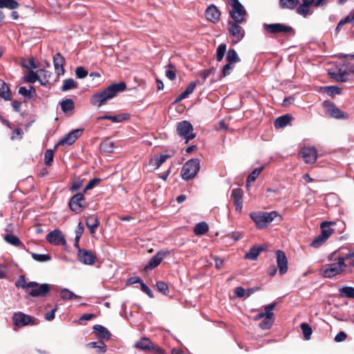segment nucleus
I'll return each instance as SVG.
<instances>
[{
	"label": "nucleus",
	"mask_w": 354,
	"mask_h": 354,
	"mask_svg": "<svg viewBox=\"0 0 354 354\" xmlns=\"http://www.w3.org/2000/svg\"><path fill=\"white\" fill-rule=\"evenodd\" d=\"M86 225L87 227L89 229L91 234H94L95 232L96 228L100 225V221L97 218L95 215H91L87 217L86 221Z\"/></svg>",
	"instance_id": "25"
},
{
	"label": "nucleus",
	"mask_w": 354,
	"mask_h": 354,
	"mask_svg": "<svg viewBox=\"0 0 354 354\" xmlns=\"http://www.w3.org/2000/svg\"><path fill=\"white\" fill-rule=\"evenodd\" d=\"M60 297L63 300H69L73 299H77L80 297L78 295H76L73 292L69 290L67 288H63L60 291Z\"/></svg>",
	"instance_id": "41"
},
{
	"label": "nucleus",
	"mask_w": 354,
	"mask_h": 354,
	"mask_svg": "<svg viewBox=\"0 0 354 354\" xmlns=\"http://www.w3.org/2000/svg\"><path fill=\"white\" fill-rule=\"evenodd\" d=\"M277 263L279 268V272L281 275L284 274L288 271V259L284 252L277 250L276 252Z\"/></svg>",
	"instance_id": "19"
},
{
	"label": "nucleus",
	"mask_w": 354,
	"mask_h": 354,
	"mask_svg": "<svg viewBox=\"0 0 354 354\" xmlns=\"http://www.w3.org/2000/svg\"><path fill=\"white\" fill-rule=\"evenodd\" d=\"M233 68L234 66L232 65V63L228 62L226 64L222 69V76L225 77L230 75Z\"/></svg>",
	"instance_id": "60"
},
{
	"label": "nucleus",
	"mask_w": 354,
	"mask_h": 354,
	"mask_svg": "<svg viewBox=\"0 0 354 354\" xmlns=\"http://www.w3.org/2000/svg\"><path fill=\"white\" fill-rule=\"evenodd\" d=\"M4 240L9 244L15 247L24 246V244L21 243L20 239L17 236L12 234H6Z\"/></svg>",
	"instance_id": "33"
},
{
	"label": "nucleus",
	"mask_w": 354,
	"mask_h": 354,
	"mask_svg": "<svg viewBox=\"0 0 354 354\" xmlns=\"http://www.w3.org/2000/svg\"><path fill=\"white\" fill-rule=\"evenodd\" d=\"M169 157L170 156L167 154H162L160 156H154L150 159L149 165L153 166L154 169H158Z\"/></svg>",
	"instance_id": "24"
},
{
	"label": "nucleus",
	"mask_w": 354,
	"mask_h": 354,
	"mask_svg": "<svg viewBox=\"0 0 354 354\" xmlns=\"http://www.w3.org/2000/svg\"><path fill=\"white\" fill-rule=\"evenodd\" d=\"M263 29L268 33L270 34H278V33H288L293 32L294 30L292 27L286 26L283 24L276 23V24H264Z\"/></svg>",
	"instance_id": "11"
},
{
	"label": "nucleus",
	"mask_w": 354,
	"mask_h": 354,
	"mask_svg": "<svg viewBox=\"0 0 354 354\" xmlns=\"http://www.w3.org/2000/svg\"><path fill=\"white\" fill-rule=\"evenodd\" d=\"M19 6V3L16 0H0V8H6L13 10Z\"/></svg>",
	"instance_id": "39"
},
{
	"label": "nucleus",
	"mask_w": 354,
	"mask_h": 354,
	"mask_svg": "<svg viewBox=\"0 0 354 354\" xmlns=\"http://www.w3.org/2000/svg\"><path fill=\"white\" fill-rule=\"evenodd\" d=\"M214 68H209V69H206V70H204L201 73H200V76L202 77V81H198V84H203L205 81L206 80V79L214 71Z\"/></svg>",
	"instance_id": "54"
},
{
	"label": "nucleus",
	"mask_w": 354,
	"mask_h": 354,
	"mask_svg": "<svg viewBox=\"0 0 354 354\" xmlns=\"http://www.w3.org/2000/svg\"><path fill=\"white\" fill-rule=\"evenodd\" d=\"M295 9L296 12L304 18L313 15V12L312 10H310V7H308L304 3H301L299 6H297V7Z\"/></svg>",
	"instance_id": "31"
},
{
	"label": "nucleus",
	"mask_w": 354,
	"mask_h": 354,
	"mask_svg": "<svg viewBox=\"0 0 354 354\" xmlns=\"http://www.w3.org/2000/svg\"><path fill=\"white\" fill-rule=\"evenodd\" d=\"M323 106L325 109V113L330 118L336 119H346L348 118L347 113L342 111L331 102L324 101L323 102Z\"/></svg>",
	"instance_id": "10"
},
{
	"label": "nucleus",
	"mask_w": 354,
	"mask_h": 354,
	"mask_svg": "<svg viewBox=\"0 0 354 354\" xmlns=\"http://www.w3.org/2000/svg\"><path fill=\"white\" fill-rule=\"evenodd\" d=\"M76 77L79 79H83L88 75V71L82 66L76 68L75 69Z\"/></svg>",
	"instance_id": "57"
},
{
	"label": "nucleus",
	"mask_w": 354,
	"mask_h": 354,
	"mask_svg": "<svg viewBox=\"0 0 354 354\" xmlns=\"http://www.w3.org/2000/svg\"><path fill=\"white\" fill-rule=\"evenodd\" d=\"M226 59L228 62L232 64L237 63L241 61L236 51L233 48H230L228 50Z\"/></svg>",
	"instance_id": "42"
},
{
	"label": "nucleus",
	"mask_w": 354,
	"mask_h": 354,
	"mask_svg": "<svg viewBox=\"0 0 354 354\" xmlns=\"http://www.w3.org/2000/svg\"><path fill=\"white\" fill-rule=\"evenodd\" d=\"M302 333L305 339L308 340L310 339L313 330L309 324L307 323H302L300 326Z\"/></svg>",
	"instance_id": "47"
},
{
	"label": "nucleus",
	"mask_w": 354,
	"mask_h": 354,
	"mask_svg": "<svg viewBox=\"0 0 354 354\" xmlns=\"http://www.w3.org/2000/svg\"><path fill=\"white\" fill-rule=\"evenodd\" d=\"M206 19L213 23H216L219 21L221 17V12L217 7L212 4L207 7L205 10Z\"/></svg>",
	"instance_id": "21"
},
{
	"label": "nucleus",
	"mask_w": 354,
	"mask_h": 354,
	"mask_svg": "<svg viewBox=\"0 0 354 354\" xmlns=\"http://www.w3.org/2000/svg\"><path fill=\"white\" fill-rule=\"evenodd\" d=\"M156 288H157V290L162 292L163 295H167L169 294V288H168V286L167 284L162 281H159L156 283Z\"/></svg>",
	"instance_id": "50"
},
{
	"label": "nucleus",
	"mask_w": 354,
	"mask_h": 354,
	"mask_svg": "<svg viewBox=\"0 0 354 354\" xmlns=\"http://www.w3.org/2000/svg\"><path fill=\"white\" fill-rule=\"evenodd\" d=\"M263 167H259L254 169L252 172L247 178V183H253L256 180L258 176L261 173Z\"/></svg>",
	"instance_id": "48"
},
{
	"label": "nucleus",
	"mask_w": 354,
	"mask_h": 354,
	"mask_svg": "<svg viewBox=\"0 0 354 354\" xmlns=\"http://www.w3.org/2000/svg\"><path fill=\"white\" fill-rule=\"evenodd\" d=\"M93 329L95 332L97 333L98 337L101 340H108L110 339L111 335L106 328L102 325H94Z\"/></svg>",
	"instance_id": "23"
},
{
	"label": "nucleus",
	"mask_w": 354,
	"mask_h": 354,
	"mask_svg": "<svg viewBox=\"0 0 354 354\" xmlns=\"http://www.w3.org/2000/svg\"><path fill=\"white\" fill-rule=\"evenodd\" d=\"M77 257L79 261L85 265H93L97 259L95 254L91 250L80 248L77 252Z\"/></svg>",
	"instance_id": "14"
},
{
	"label": "nucleus",
	"mask_w": 354,
	"mask_h": 354,
	"mask_svg": "<svg viewBox=\"0 0 354 354\" xmlns=\"http://www.w3.org/2000/svg\"><path fill=\"white\" fill-rule=\"evenodd\" d=\"M53 64L56 73L58 75L64 73V65L65 59L59 53H57L53 57Z\"/></svg>",
	"instance_id": "22"
},
{
	"label": "nucleus",
	"mask_w": 354,
	"mask_h": 354,
	"mask_svg": "<svg viewBox=\"0 0 354 354\" xmlns=\"http://www.w3.org/2000/svg\"><path fill=\"white\" fill-rule=\"evenodd\" d=\"M46 240L54 245H66V241L59 230H54L46 235Z\"/></svg>",
	"instance_id": "15"
},
{
	"label": "nucleus",
	"mask_w": 354,
	"mask_h": 354,
	"mask_svg": "<svg viewBox=\"0 0 354 354\" xmlns=\"http://www.w3.org/2000/svg\"><path fill=\"white\" fill-rule=\"evenodd\" d=\"M299 3V0H279V4L281 9L295 10Z\"/></svg>",
	"instance_id": "27"
},
{
	"label": "nucleus",
	"mask_w": 354,
	"mask_h": 354,
	"mask_svg": "<svg viewBox=\"0 0 354 354\" xmlns=\"http://www.w3.org/2000/svg\"><path fill=\"white\" fill-rule=\"evenodd\" d=\"M62 111L64 113L71 111L75 108L74 102L71 99H65L60 102Z\"/></svg>",
	"instance_id": "38"
},
{
	"label": "nucleus",
	"mask_w": 354,
	"mask_h": 354,
	"mask_svg": "<svg viewBox=\"0 0 354 354\" xmlns=\"http://www.w3.org/2000/svg\"><path fill=\"white\" fill-rule=\"evenodd\" d=\"M101 181V179L99 178H94L91 180L86 185L84 189V193H85L87 190L93 189L97 184H98Z\"/></svg>",
	"instance_id": "58"
},
{
	"label": "nucleus",
	"mask_w": 354,
	"mask_h": 354,
	"mask_svg": "<svg viewBox=\"0 0 354 354\" xmlns=\"http://www.w3.org/2000/svg\"><path fill=\"white\" fill-rule=\"evenodd\" d=\"M39 76V82L41 85H47L49 83V79L51 76V73L44 70L39 69L37 71Z\"/></svg>",
	"instance_id": "35"
},
{
	"label": "nucleus",
	"mask_w": 354,
	"mask_h": 354,
	"mask_svg": "<svg viewBox=\"0 0 354 354\" xmlns=\"http://www.w3.org/2000/svg\"><path fill=\"white\" fill-rule=\"evenodd\" d=\"M274 323V313H268V316H266L260 323L259 327L261 329L267 330L271 328Z\"/></svg>",
	"instance_id": "29"
},
{
	"label": "nucleus",
	"mask_w": 354,
	"mask_h": 354,
	"mask_svg": "<svg viewBox=\"0 0 354 354\" xmlns=\"http://www.w3.org/2000/svg\"><path fill=\"white\" fill-rule=\"evenodd\" d=\"M326 90L330 95L339 94L341 89L337 86H326Z\"/></svg>",
	"instance_id": "63"
},
{
	"label": "nucleus",
	"mask_w": 354,
	"mask_h": 354,
	"mask_svg": "<svg viewBox=\"0 0 354 354\" xmlns=\"http://www.w3.org/2000/svg\"><path fill=\"white\" fill-rule=\"evenodd\" d=\"M150 345V340L147 337H142L136 344V347L142 350H149L153 348Z\"/></svg>",
	"instance_id": "43"
},
{
	"label": "nucleus",
	"mask_w": 354,
	"mask_h": 354,
	"mask_svg": "<svg viewBox=\"0 0 354 354\" xmlns=\"http://www.w3.org/2000/svg\"><path fill=\"white\" fill-rule=\"evenodd\" d=\"M326 241V240L319 234L311 242L310 245L315 248H318L321 245H322Z\"/></svg>",
	"instance_id": "53"
},
{
	"label": "nucleus",
	"mask_w": 354,
	"mask_h": 354,
	"mask_svg": "<svg viewBox=\"0 0 354 354\" xmlns=\"http://www.w3.org/2000/svg\"><path fill=\"white\" fill-rule=\"evenodd\" d=\"M88 346L94 348H99L100 351L102 353L106 352V346L102 341L100 342H91L88 344Z\"/></svg>",
	"instance_id": "55"
},
{
	"label": "nucleus",
	"mask_w": 354,
	"mask_h": 354,
	"mask_svg": "<svg viewBox=\"0 0 354 354\" xmlns=\"http://www.w3.org/2000/svg\"><path fill=\"white\" fill-rule=\"evenodd\" d=\"M226 52V45L225 44H220L216 49V59L221 62Z\"/></svg>",
	"instance_id": "51"
},
{
	"label": "nucleus",
	"mask_w": 354,
	"mask_h": 354,
	"mask_svg": "<svg viewBox=\"0 0 354 354\" xmlns=\"http://www.w3.org/2000/svg\"><path fill=\"white\" fill-rule=\"evenodd\" d=\"M263 250L262 246H254L245 254V258L250 260H256Z\"/></svg>",
	"instance_id": "28"
},
{
	"label": "nucleus",
	"mask_w": 354,
	"mask_h": 354,
	"mask_svg": "<svg viewBox=\"0 0 354 354\" xmlns=\"http://www.w3.org/2000/svg\"><path fill=\"white\" fill-rule=\"evenodd\" d=\"M198 84V82H192L189 84L186 89L184 91V92L189 96L190 94H192L194 89L196 88V84Z\"/></svg>",
	"instance_id": "62"
},
{
	"label": "nucleus",
	"mask_w": 354,
	"mask_h": 354,
	"mask_svg": "<svg viewBox=\"0 0 354 354\" xmlns=\"http://www.w3.org/2000/svg\"><path fill=\"white\" fill-rule=\"evenodd\" d=\"M278 216L281 219V216L277 211H272L270 212L257 211L252 212L250 214V218L254 221L257 228L258 229H263L266 227L275 218Z\"/></svg>",
	"instance_id": "2"
},
{
	"label": "nucleus",
	"mask_w": 354,
	"mask_h": 354,
	"mask_svg": "<svg viewBox=\"0 0 354 354\" xmlns=\"http://www.w3.org/2000/svg\"><path fill=\"white\" fill-rule=\"evenodd\" d=\"M209 230L208 225L205 222H200L197 223L194 228V232L196 235L205 234Z\"/></svg>",
	"instance_id": "37"
},
{
	"label": "nucleus",
	"mask_w": 354,
	"mask_h": 354,
	"mask_svg": "<svg viewBox=\"0 0 354 354\" xmlns=\"http://www.w3.org/2000/svg\"><path fill=\"white\" fill-rule=\"evenodd\" d=\"M27 284H28V282H26L25 277L23 276H21L19 277L18 281L16 283V286L21 287L23 289H25L26 293H28V290H29L30 288L28 286H26Z\"/></svg>",
	"instance_id": "59"
},
{
	"label": "nucleus",
	"mask_w": 354,
	"mask_h": 354,
	"mask_svg": "<svg viewBox=\"0 0 354 354\" xmlns=\"http://www.w3.org/2000/svg\"><path fill=\"white\" fill-rule=\"evenodd\" d=\"M290 120L291 117L289 115H281L274 120V127L277 129L283 128L286 127Z\"/></svg>",
	"instance_id": "30"
},
{
	"label": "nucleus",
	"mask_w": 354,
	"mask_h": 354,
	"mask_svg": "<svg viewBox=\"0 0 354 354\" xmlns=\"http://www.w3.org/2000/svg\"><path fill=\"white\" fill-rule=\"evenodd\" d=\"M337 263L324 265L320 270V274L326 278H332L344 271L346 267L345 259H339Z\"/></svg>",
	"instance_id": "4"
},
{
	"label": "nucleus",
	"mask_w": 354,
	"mask_h": 354,
	"mask_svg": "<svg viewBox=\"0 0 354 354\" xmlns=\"http://www.w3.org/2000/svg\"><path fill=\"white\" fill-rule=\"evenodd\" d=\"M170 254L168 250H160L158 252L145 266V270H151L160 264L162 260Z\"/></svg>",
	"instance_id": "13"
},
{
	"label": "nucleus",
	"mask_w": 354,
	"mask_h": 354,
	"mask_svg": "<svg viewBox=\"0 0 354 354\" xmlns=\"http://www.w3.org/2000/svg\"><path fill=\"white\" fill-rule=\"evenodd\" d=\"M84 201V193H77L73 196L68 203V206L71 211L76 214H79L82 212L84 205L83 202Z\"/></svg>",
	"instance_id": "12"
},
{
	"label": "nucleus",
	"mask_w": 354,
	"mask_h": 354,
	"mask_svg": "<svg viewBox=\"0 0 354 354\" xmlns=\"http://www.w3.org/2000/svg\"><path fill=\"white\" fill-rule=\"evenodd\" d=\"M232 9L229 11L230 17L238 23H245L247 11L239 0H227Z\"/></svg>",
	"instance_id": "3"
},
{
	"label": "nucleus",
	"mask_w": 354,
	"mask_h": 354,
	"mask_svg": "<svg viewBox=\"0 0 354 354\" xmlns=\"http://www.w3.org/2000/svg\"><path fill=\"white\" fill-rule=\"evenodd\" d=\"M339 295L342 297L354 299V288L351 286H344L339 290Z\"/></svg>",
	"instance_id": "36"
},
{
	"label": "nucleus",
	"mask_w": 354,
	"mask_h": 354,
	"mask_svg": "<svg viewBox=\"0 0 354 354\" xmlns=\"http://www.w3.org/2000/svg\"><path fill=\"white\" fill-rule=\"evenodd\" d=\"M31 256L35 261L38 262H46L51 260L50 255L48 254H37L32 252Z\"/></svg>",
	"instance_id": "46"
},
{
	"label": "nucleus",
	"mask_w": 354,
	"mask_h": 354,
	"mask_svg": "<svg viewBox=\"0 0 354 354\" xmlns=\"http://www.w3.org/2000/svg\"><path fill=\"white\" fill-rule=\"evenodd\" d=\"M54 151L52 149H48L46 151L44 154V163L50 166L53 161Z\"/></svg>",
	"instance_id": "52"
},
{
	"label": "nucleus",
	"mask_w": 354,
	"mask_h": 354,
	"mask_svg": "<svg viewBox=\"0 0 354 354\" xmlns=\"http://www.w3.org/2000/svg\"><path fill=\"white\" fill-rule=\"evenodd\" d=\"M351 73L354 74V65L342 66L337 71H328V74L331 78L341 82H347Z\"/></svg>",
	"instance_id": "6"
},
{
	"label": "nucleus",
	"mask_w": 354,
	"mask_h": 354,
	"mask_svg": "<svg viewBox=\"0 0 354 354\" xmlns=\"http://www.w3.org/2000/svg\"><path fill=\"white\" fill-rule=\"evenodd\" d=\"M0 97L6 100L11 99L10 88L7 84L1 80H0Z\"/></svg>",
	"instance_id": "34"
},
{
	"label": "nucleus",
	"mask_w": 354,
	"mask_h": 354,
	"mask_svg": "<svg viewBox=\"0 0 354 354\" xmlns=\"http://www.w3.org/2000/svg\"><path fill=\"white\" fill-rule=\"evenodd\" d=\"M129 115L127 113H120L116 115H109V120H111L113 122L118 123L124 121L129 119Z\"/></svg>",
	"instance_id": "49"
},
{
	"label": "nucleus",
	"mask_w": 354,
	"mask_h": 354,
	"mask_svg": "<svg viewBox=\"0 0 354 354\" xmlns=\"http://www.w3.org/2000/svg\"><path fill=\"white\" fill-rule=\"evenodd\" d=\"M127 88L126 84L124 82L111 84L102 91L93 95L91 97V104L93 106H102L106 101L111 100L117 95L125 91Z\"/></svg>",
	"instance_id": "1"
},
{
	"label": "nucleus",
	"mask_w": 354,
	"mask_h": 354,
	"mask_svg": "<svg viewBox=\"0 0 354 354\" xmlns=\"http://www.w3.org/2000/svg\"><path fill=\"white\" fill-rule=\"evenodd\" d=\"M82 133V129H75L72 131L69 132L65 136L61 139L59 142L58 145H73L76 140L80 137V136Z\"/></svg>",
	"instance_id": "18"
},
{
	"label": "nucleus",
	"mask_w": 354,
	"mask_h": 354,
	"mask_svg": "<svg viewBox=\"0 0 354 354\" xmlns=\"http://www.w3.org/2000/svg\"><path fill=\"white\" fill-rule=\"evenodd\" d=\"M242 23H238L235 21H229L227 22V30L234 39V43L239 42L245 35L244 29L239 25Z\"/></svg>",
	"instance_id": "9"
},
{
	"label": "nucleus",
	"mask_w": 354,
	"mask_h": 354,
	"mask_svg": "<svg viewBox=\"0 0 354 354\" xmlns=\"http://www.w3.org/2000/svg\"><path fill=\"white\" fill-rule=\"evenodd\" d=\"M341 25H345L346 24L354 21V10H353L349 15H347L344 18L340 20Z\"/></svg>",
	"instance_id": "61"
},
{
	"label": "nucleus",
	"mask_w": 354,
	"mask_h": 354,
	"mask_svg": "<svg viewBox=\"0 0 354 354\" xmlns=\"http://www.w3.org/2000/svg\"><path fill=\"white\" fill-rule=\"evenodd\" d=\"M12 321L14 324L18 327H22L33 324V318L21 312L15 313L12 317Z\"/></svg>",
	"instance_id": "17"
},
{
	"label": "nucleus",
	"mask_w": 354,
	"mask_h": 354,
	"mask_svg": "<svg viewBox=\"0 0 354 354\" xmlns=\"http://www.w3.org/2000/svg\"><path fill=\"white\" fill-rule=\"evenodd\" d=\"M347 335L344 331L339 332L335 337L334 340L336 342H341L346 339Z\"/></svg>",
	"instance_id": "64"
},
{
	"label": "nucleus",
	"mask_w": 354,
	"mask_h": 354,
	"mask_svg": "<svg viewBox=\"0 0 354 354\" xmlns=\"http://www.w3.org/2000/svg\"><path fill=\"white\" fill-rule=\"evenodd\" d=\"M231 197L234 201L235 210L241 212L243 207V191L240 188L233 189Z\"/></svg>",
	"instance_id": "20"
},
{
	"label": "nucleus",
	"mask_w": 354,
	"mask_h": 354,
	"mask_svg": "<svg viewBox=\"0 0 354 354\" xmlns=\"http://www.w3.org/2000/svg\"><path fill=\"white\" fill-rule=\"evenodd\" d=\"M332 223V222L324 221L320 225V235L326 240H327L334 232V230L330 227Z\"/></svg>",
	"instance_id": "26"
},
{
	"label": "nucleus",
	"mask_w": 354,
	"mask_h": 354,
	"mask_svg": "<svg viewBox=\"0 0 354 354\" xmlns=\"http://www.w3.org/2000/svg\"><path fill=\"white\" fill-rule=\"evenodd\" d=\"M132 283H140L142 291L146 293L150 298H153L154 297L151 290L140 279V277H136V279L133 281Z\"/></svg>",
	"instance_id": "44"
},
{
	"label": "nucleus",
	"mask_w": 354,
	"mask_h": 354,
	"mask_svg": "<svg viewBox=\"0 0 354 354\" xmlns=\"http://www.w3.org/2000/svg\"><path fill=\"white\" fill-rule=\"evenodd\" d=\"M24 79V82L26 83H35L36 81L39 82V73L37 71H30Z\"/></svg>",
	"instance_id": "45"
},
{
	"label": "nucleus",
	"mask_w": 354,
	"mask_h": 354,
	"mask_svg": "<svg viewBox=\"0 0 354 354\" xmlns=\"http://www.w3.org/2000/svg\"><path fill=\"white\" fill-rule=\"evenodd\" d=\"M199 169L200 161L198 159L194 158L187 161L182 168V178L185 180L194 178L199 171Z\"/></svg>",
	"instance_id": "5"
},
{
	"label": "nucleus",
	"mask_w": 354,
	"mask_h": 354,
	"mask_svg": "<svg viewBox=\"0 0 354 354\" xmlns=\"http://www.w3.org/2000/svg\"><path fill=\"white\" fill-rule=\"evenodd\" d=\"M26 286L30 288L28 294L33 297H44L50 291V286L47 283L39 285L35 281H30Z\"/></svg>",
	"instance_id": "8"
},
{
	"label": "nucleus",
	"mask_w": 354,
	"mask_h": 354,
	"mask_svg": "<svg viewBox=\"0 0 354 354\" xmlns=\"http://www.w3.org/2000/svg\"><path fill=\"white\" fill-rule=\"evenodd\" d=\"M176 131L180 137L186 140V143L196 137L192 124L187 120L178 122Z\"/></svg>",
	"instance_id": "7"
},
{
	"label": "nucleus",
	"mask_w": 354,
	"mask_h": 354,
	"mask_svg": "<svg viewBox=\"0 0 354 354\" xmlns=\"http://www.w3.org/2000/svg\"><path fill=\"white\" fill-rule=\"evenodd\" d=\"M76 88H77V83L73 79L68 78L64 80L62 91H66Z\"/></svg>",
	"instance_id": "40"
},
{
	"label": "nucleus",
	"mask_w": 354,
	"mask_h": 354,
	"mask_svg": "<svg viewBox=\"0 0 354 354\" xmlns=\"http://www.w3.org/2000/svg\"><path fill=\"white\" fill-rule=\"evenodd\" d=\"M299 154L306 163H314L317 158V151L315 147H303L300 150Z\"/></svg>",
	"instance_id": "16"
},
{
	"label": "nucleus",
	"mask_w": 354,
	"mask_h": 354,
	"mask_svg": "<svg viewBox=\"0 0 354 354\" xmlns=\"http://www.w3.org/2000/svg\"><path fill=\"white\" fill-rule=\"evenodd\" d=\"M114 146V142L109 139H106L100 144V149L104 153H110L113 152Z\"/></svg>",
	"instance_id": "32"
},
{
	"label": "nucleus",
	"mask_w": 354,
	"mask_h": 354,
	"mask_svg": "<svg viewBox=\"0 0 354 354\" xmlns=\"http://www.w3.org/2000/svg\"><path fill=\"white\" fill-rule=\"evenodd\" d=\"M23 135H24V131L22 129H15L13 130V131L12 132V134H11V136H10V139L14 140H21L22 138H23Z\"/></svg>",
	"instance_id": "56"
}]
</instances>
